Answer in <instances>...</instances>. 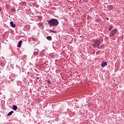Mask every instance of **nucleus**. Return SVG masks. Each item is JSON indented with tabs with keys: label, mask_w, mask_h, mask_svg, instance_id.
Listing matches in <instances>:
<instances>
[{
	"label": "nucleus",
	"mask_w": 124,
	"mask_h": 124,
	"mask_svg": "<svg viewBox=\"0 0 124 124\" xmlns=\"http://www.w3.org/2000/svg\"><path fill=\"white\" fill-rule=\"evenodd\" d=\"M48 24L50 27H57L59 25V20L57 19L51 18L48 20Z\"/></svg>",
	"instance_id": "f257e3e1"
},
{
	"label": "nucleus",
	"mask_w": 124,
	"mask_h": 124,
	"mask_svg": "<svg viewBox=\"0 0 124 124\" xmlns=\"http://www.w3.org/2000/svg\"><path fill=\"white\" fill-rule=\"evenodd\" d=\"M102 42V40L101 39H96L94 40L93 42V48H99V45H100V43Z\"/></svg>",
	"instance_id": "f03ea898"
},
{
	"label": "nucleus",
	"mask_w": 124,
	"mask_h": 124,
	"mask_svg": "<svg viewBox=\"0 0 124 124\" xmlns=\"http://www.w3.org/2000/svg\"><path fill=\"white\" fill-rule=\"evenodd\" d=\"M117 31H118V30H117V29H113L110 31V37H113V36L115 35L116 33H117Z\"/></svg>",
	"instance_id": "7ed1b4c3"
},
{
	"label": "nucleus",
	"mask_w": 124,
	"mask_h": 124,
	"mask_svg": "<svg viewBox=\"0 0 124 124\" xmlns=\"http://www.w3.org/2000/svg\"><path fill=\"white\" fill-rule=\"evenodd\" d=\"M108 63L106 62H103V63L101 64L102 67H105V66H107Z\"/></svg>",
	"instance_id": "20e7f679"
},
{
	"label": "nucleus",
	"mask_w": 124,
	"mask_h": 124,
	"mask_svg": "<svg viewBox=\"0 0 124 124\" xmlns=\"http://www.w3.org/2000/svg\"><path fill=\"white\" fill-rule=\"evenodd\" d=\"M34 51H35L33 52V55L37 56V55H38L39 53L36 51H38V49H37V48H35Z\"/></svg>",
	"instance_id": "39448f33"
},
{
	"label": "nucleus",
	"mask_w": 124,
	"mask_h": 124,
	"mask_svg": "<svg viewBox=\"0 0 124 124\" xmlns=\"http://www.w3.org/2000/svg\"><path fill=\"white\" fill-rule=\"evenodd\" d=\"M10 24L11 25V27H12V28H15L16 25L15 24H14V22L13 21H11L10 22Z\"/></svg>",
	"instance_id": "423d86ee"
},
{
	"label": "nucleus",
	"mask_w": 124,
	"mask_h": 124,
	"mask_svg": "<svg viewBox=\"0 0 124 124\" xmlns=\"http://www.w3.org/2000/svg\"><path fill=\"white\" fill-rule=\"evenodd\" d=\"M46 39H47V40H49V41L52 40V37H51V36H47V37H46Z\"/></svg>",
	"instance_id": "0eeeda50"
},
{
	"label": "nucleus",
	"mask_w": 124,
	"mask_h": 124,
	"mask_svg": "<svg viewBox=\"0 0 124 124\" xmlns=\"http://www.w3.org/2000/svg\"><path fill=\"white\" fill-rule=\"evenodd\" d=\"M108 9H109L110 10H111V9H113V6L112 5H108L107 7Z\"/></svg>",
	"instance_id": "6e6552de"
},
{
	"label": "nucleus",
	"mask_w": 124,
	"mask_h": 124,
	"mask_svg": "<svg viewBox=\"0 0 124 124\" xmlns=\"http://www.w3.org/2000/svg\"><path fill=\"white\" fill-rule=\"evenodd\" d=\"M17 108H18V107H17V106L16 105H14L13 106V110H17Z\"/></svg>",
	"instance_id": "1a4fd4ad"
},
{
	"label": "nucleus",
	"mask_w": 124,
	"mask_h": 124,
	"mask_svg": "<svg viewBox=\"0 0 124 124\" xmlns=\"http://www.w3.org/2000/svg\"><path fill=\"white\" fill-rule=\"evenodd\" d=\"M13 114V111L12 110L7 114V116H11Z\"/></svg>",
	"instance_id": "9d476101"
},
{
	"label": "nucleus",
	"mask_w": 124,
	"mask_h": 124,
	"mask_svg": "<svg viewBox=\"0 0 124 124\" xmlns=\"http://www.w3.org/2000/svg\"><path fill=\"white\" fill-rule=\"evenodd\" d=\"M22 44V41H19L18 42V47L19 48V47H21V45Z\"/></svg>",
	"instance_id": "9b49d317"
},
{
	"label": "nucleus",
	"mask_w": 124,
	"mask_h": 124,
	"mask_svg": "<svg viewBox=\"0 0 124 124\" xmlns=\"http://www.w3.org/2000/svg\"><path fill=\"white\" fill-rule=\"evenodd\" d=\"M99 48H97V49H102V48L104 47V46L103 45H101L100 46H99Z\"/></svg>",
	"instance_id": "f8f14e48"
},
{
	"label": "nucleus",
	"mask_w": 124,
	"mask_h": 124,
	"mask_svg": "<svg viewBox=\"0 0 124 124\" xmlns=\"http://www.w3.org/2000/svg\"><path fill=\"white\" fill-rule=\"evenodd\" d=\"M113 27H114V26H113V25H110V26H109V31H111L112 29H113Z\"/></svg>",
	"instance_id": "ddd939ff"
},
{
	"label": "nucleus",
	"mask_w": 124,
	"mask_h": 124,
	"mask_svg": "<svg viewBox=\"0 0 124 124\" xmlns=\"http://www.w3.org/2000/svg\"><path fill=\"white\" fill-rule=\"evenodd\" d=\"M101 21V19L100 18H98V19L96 20V22H97L98 23H100Z\"/></svg>",
	"instance_id": "4468645a"
},
{
	"label": "nucleus",
	"mask_w": 124,
	"mask_h": 124,
	"mask_svg": "<svg viewBox=\"0 0 124 124\" xmlns=\"http://www.w3.org/2000/svg\"><path fill=\"white\" fill-rule=\"evenodd\" d=\"M50 32H53V33H56V31H54V30H50Z\"/></svg>",
	"instance_id": "2eb2a0df"
},
{
	"label": "nucleus",
	"mask_w": 124,
	"mask_h": 124,
	"mask_svg": "<svg viewBox=\"0 0 124 124\" xmlns=\"http://www.w3.org/2000/svg\"><path fill=\"white\" fill-rule=\"evenodd\" d=\"M32 40H33V41H36V39H34V38H32Z\"/></svg>",
	"instance_id": "dca6fc26"
},
{
	"label": "nucleus",
	"mask_w": 124,
	"mask_h": 124,
	"mask_svg": "<svg viewBox=\"0 0 124 124\" xmlns=\"http://www.w3.org/2000/svg\"><path fill=\"white\" fill-rule=\"evenodd\" d=\"M96 55H99V51H97Z\"/></svg>",
	"instance_id": "f3484780"
},
{
	"label": "nucleus",
	"mask_w": 124,
	"mask_h": 124,
	"mask_svg": "<svg viewBox=\"0 0 124 124\" xmlns=\"http://www.w3.org/2000/svg\"><path fill=\"white\" fill-rule=\"evenodd\" d=\"M12 11L13 12H14V11H15V9H13Z\"/></svg>",
	"instance_id": "a211bd4d"
},
{
	"label": "nucleus",
	"mask_w": 124,
	"mask_h": 124,
	"mask_svg": "<svg viewBox=\"0 0 124 124\" xmlns=\"http://www.w3.org/2000/svg\"><path fill=\"white\" fill-rule=\"evenodd\" d=\"M107 20H109V18H107Z\"/></svg>",
	"instance_id": "6ab92c4d"
},
{
	"label": "nucleus",
	"mask_w": 124,
	"mask_h": 124,
	"mask_svg": "<svg viewBox=\"0 0 124 124\" xmlns=\"http://www.w3.org/2000/svg\"><path fill=\"white\" fill-rule=\"evenodd\" d=\"M107 39H108V37H106Z\"/></svg>",
	"instance_id": "aec40b11"
},
{
	"label": "nucleus",
	"mask_w": 124,
	"mask_h": 124,
	"mask_svg": "<svg viewBox=\"0 0 124 124\" xmlns=\"http://www.w3.org/2000/svg\"><path fill=\"white\" fill-rule=\"evenodd\" d=\"M62 124H65V123H62Z\"/></svg>",
	"instance_id": "412c9836"
}]
</instances>
